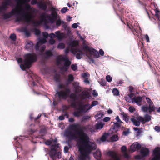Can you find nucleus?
<instances>
[{
  "mask_svg": "<svg viewBox=\"0 0 160 160\" xmlns=\"http://www.w3.org/2000/svg\"><path fill=\"white\" fill-rule=\"evenodd\" d=\"M70 98L72 99L71 102V106L74 108H76L77 106L76 100L77 99L76 94L73 93L71 94L70 96Z\"/></svg>",
  "mask_w": 160,
  "mask_h": 160,
  "instance_id": "14",
  "label": "nucleus"
},
{
  "mask_svg": "<svg viewBox=\"0 0 160 160\" xmlns=\"http://www.w3.org/2000/svg\"><path fill=\"white\" fill-rule=\"evenodd\" d=\"M9 38L12 41L14 42L16 41V35L14 33L10 35Z\"/></svg>",
  "mask_w": 160,
  "mask_h": 160,
  "instance_id": "39",
  "label": "nucleus"
},
{
  "mask_svg": "<svg viewBox=\"0 0 160 160\" xmlns=\"http://www.w3.org/2000/svg\"><path fill=\"white\" fill-rule=\"evenodd\" d=\"M91 117L89 115H86L83 116L82 117V119L81 120L82 122H84V121L89 119Z\"/></svg>",
  "mask_w": 160,
  "mask_h": 160,
  "instance_id": "42",
  "label": "nucleus"
},
{
  "mask_svg": "<svg viewBox=\"0 0 160 160\" xmlns=\"http://www.w3.org/2000/svg\"><path fill=\"white\" fill-rule=\"evenodd\" d=\"M65 47V45L64 44L62 43H59L58 46V48L60 49H64Z\"/></svg>",
  "mask_w": 160,
  "mask_h": 160,
  "instance_id": "45",
  "label": "nucleus"
},
{
  "mask_svg": "<svg viewBox=\"0 0 160 160\" xmlns=\"http://www.w3.org/2000/svg\"><path fill=\"white\" fill-rule=\"evenodd\" d=\"M111 140L112 142L117 141L118 140V134L112 135L111 138Z\"/></svg>",
  "mask_w": 160,
  "mask_h": 160,
  "instance_id": "35",
  "label": "nucleus"
},
{
  "mask_svg": "<svg viewBox=\"0 0 160 160\" xmlns=\"http://www.w3.org/2000/svg\"><path fill=\"white\" fill-rule=\"evenodd\" d=\"M55 42V40L52 38H51L49 40V42L51 44H54Z\"/></svg>",
  "mask_w": 160,
  "mask_h": 160,
  "instance_id": "62",
  "label": "nucleus"
},
{
  "mask_svg": "<svg viewBox=\"0 0 160 160\" xmlns=\"http://www.w3.org/2000/svg\"><path fill=\"white\" fill-rule=\"evenodd\" d=\"M10 3H11L10 0H6L5 2L2 3V5L0 6V14L8 8V5H10Z\"/></svg>",
  "mask_w": 160,
  "mask_h": 160,
  "instance_id": "11",
  "label": "nucleus"
},
{
  "mask_svg": "<svg viewBox=\"0 0 160 160\" xmlns=\"http://www.w3.org/2000/svg\"><path fill=\"white\" fill-rule=\"evenodd\" d=\"M71 68L74 71L77 70L78 69L77 66L76 64H72L71 65Z\"/></svg>",
  "mask_w": 160,
  "mask_h": 160,
  "instance_id": "48",
  "label": "nucleus"
},
{
  "mask_svg": "<svg viewBox=\"0 0 160 160\" xmlns=\"http://www.w3.org/2000/svg\"><path fill=\"white\" fill-rule=\"evenodd\" d=\"M122 116L123 119L126 122L128 123L129 117L127 116V115L124 112L122 113Z\"/></svg>",
  "mask_w": 160,
  "mask_h": 160,
  "instance_id": "34",
  "label": "nucleus"
},
{
  "mask_svg": "<svg viewBox=\"0 0 160 160\" xmlns=\"http://www.w3.org/2000/svg\"><path fill=\"white\" fill-rule=\"evenodd\" d=\"M24 57L23 62L20 65V68L23 71L29 68L32 64L38 60L37 55L34 53H27L25 54Z\"/></svg>",
  "mask_w": 160,
  "mask_h": 160,
  "instance_id": "4",
  "label": "nucleus"
},
{
  "mask_svg": "<svg viewBox=\"0 0 160 160\" xmlns=\"http://www.w3.org/2000/svg\"><path fill=\"white\" fill-rule=\"evenodd\" d=\"M106 78V80L109 82H110L112 81V78L110 75L107 76Z\"/></svg>",
  "mask_w": 160,
  "mask_h": 160,
  "instance_id": "52",
  "label": "nucleus"
},
{
  "mask_svg": "<svg viewBox=\"0 0 160 160\" xmlns=\"http://www.w3.org/2000/svg\"><path fill=\"white\" fill-rule=\"evenodd\" d=\"M59 148L58 145H53L51 146L49 154L50 157L53 160H56L57 158H61V153L59 152L57 153V150Z\"/></svg>",
  "mask_w": 160,
  "mask_h": 160,
  "instance_id": "6",
  "label": "nucleus"
},
{
  "mask_svg": "<svg viewBox=\"0 0 160 160\" xmlns=\"http://www.w3.org/2000/svg\"><path fill=\"white\" fill-rule=\"evenodd\" d=\"M89 104H87L85 105H80L79 107L77 108L78 110H80L82 112H86L89 109V108H87V107L89 106Z\"/></svg>",
  "mask_w": 160,
  "mask_h": 160,
  "instance_id": "15",
  "label": "nucleus"
},
{
  "mask_svg": "<svg viewBox=\"0 0 160 160\" xmlns=\"http://www.w3.org/2000/svg\"><path fill=\"white\" fill-rule=\"evenodd\" d=\"M155 16L159 20H160V12L158 10L155 9Z\"/></svg>",
  "mask_w": 160,
  "mask_h": 160,
  "instance_id": "38",
  "label": "nucleus"
},
{
  "mask_svg": "<svg viewBox=\"0 0 160 160\" xmlns=\"http://www.w3.org/2000/svg\"><path fill=\"white\" fill-rule=\"evenodd\" d=\"M38 3L37 0H32L31 2V4L32 5H35Z\"/></svg>",
  "mask_w": 160,
  "mask_h": 160,
  "instance_id": "63",
  "label": "nucleus"
},
{
  "mask_svg": "<svg viewBox=\"0 0 160 160\" xmlns=\"http://www.w3.org/2000/svg\"><path fill=\"white\" fill-rule=\"evenodd\" d=\"M48 2H40L38 3V7L40 9H42L45 11L47 10V8Z\"/></svg>",
  "mask_w": 160,
  "mask_h": 160,
  "instance_id": "17",
  "label": "nucleus"
},
{
  "mask_svg": "<svg viewBox=\"0 0 160 160\" xmlns=\"http://www.w3.org/2000/svg\"><path fill=\"white\" fill-rule=\"evenodd\" d=\"M42 22L41 21H37L34 22L33 23L35 26H38L40 25Z\"/></svg>",
  "mask_w": 160,
  "mask_h": 160,
  "instance_id": "50",
  "label": "nucleus"
},
{
  "mask_svg": "<svg viewBox=\"0 0 160 160\" xmlns=\"http://www.w3.org/2000/svg\"><path fill=\"white\" fill-rule=\"evenodd\" d=\"M18 3L22 2L23 4H25V9L27 11L31 10L32 9V8L31 7L30 5L27 3L28 2L24 3V0H16Z\"/></svg>",
  "mask_w": 160,
  "mask_h": 160,
  "instance_id": "22",
  "label": "nucleus"
},
{
  "mask_svg": "<svg viewBox=\"0 0 160 160\" xmlns=\"http://www.w3.org/2000/svg\"><path fill=\"white\" fill-rule=\"evenodd\" d=\"M60 76L59 75H56L54 76V78L56 82H59L60 81Z\"/></svg>",
  "mask_w": 160,
  "mask_h": 160,
  "instance_id": "46",
  "label": "nucleus"
},
{
  "mask_svg": "<svg viewBox=\"0 0 160 160\" xmlns=\"http://www.w3.org/2000/svg\"><path fill=\"white\" fill-rule=\"evenodd\" d=\"M132 100L133 102H135L137 104L141 105L142 98L141 96H138L133 98Z\"/></svg>",
  "mask_w": 160,
  "mask_h": 160,
  "instance_id": "21",
  "label": "nucleus"
},
{
  "mask_svg": "<svg viewBox=\"0 0 160 160\" xmlns=\"http://www.w3.org/2000/svg\"><path fill=\"white\" fill-rule=\"evenodd\" d=\"M23 32H24L25 35L27 37H29L30 35V32L26 28H25L23 30Z\"/></svg>",
  "mask_w": 160,
  "mask_h": 160,
  "instance_id": "43",
  "label": "nucleus"
},
{
  "mask_svg": "<svg viewBox=\"0 0 160 160\" xmlns=\"http://www.w3.org/2000/svg\"><path fill=\"white\" fill-rule=\"evenodd\" d=\"M108 135L109 134L108 133L106 132L104 133L102 136L100 138V140L102 142H104L106 141V139Z\"/></svg>",
  "mask_w": 160,
  "mask_h": 160,
  "instance_id": "32",
  "label": "nucleus"
},
{
  "mask_svg": "<svg viewBox=\"0 0 160 160\" xmlns=\"http://www.w3.org/2000/svg\"><path fill=\"white\" fill-rule=\"evenodd\" d=\"M155 130L158 132H160V127L156 126L154 128Z\"/></svg>",
  "mask_w": 160,
  "mask_h": 160,
  "instance_id": "64",
  "label": "nucleus"
},
{
  "mask_svg": "<svg viewBox=\"0 0 160 160\" xmlns=\"http://www.w3.org/2000/svg\"><path fill=\"white\" fill-rule=\"evenodd\" d=\"M57 13L56 12H51V15H47V17L49 21L52 23L57 19Z\"/></svg>",
  "mask_w": 160,
  "mask_h": 160,
  "instance_id": "12",
  "label": "nucleus"
},
{
  "mask_svg": "<svg viewBox=\"0 0 160 160\" xmlns=\"http://www.w3.org/2000/svg\"><path fill=\"white\" fill-rule=\"evenodd\" d=\"M115 119L117 121V122L118 123H119L120 124L122 122V121L119 118L118 116H117L116 117V118H115Z\"/></svg>",
  "mask_w": 160,
  "mask_h": 160,
  "instance_id": "60",
  "label": "nucleus"
},
{
  "mask_svg": "<svg viewBox=\"0 0 160 160\" xmlns=\"http://www.w3.org/2000/svg\"><path fill=\"white\" fill-rule=\"evenodd\" d=\"M137 119L138 121H140V122H142V123H144L151 120V116L148 114H146L145 115L144 118L142 117L138 116L137 117Z\"/></svg>",
  "mask_w": 160,
  "mask_h": 160,
  "instance_id": "9",
  "label": "nucleus"
},
{
  "mask_svg": "<svg viewBox=\"0 0 160 160\" xmlns=\"http://www.w3.org/2000/svg\"><path fill=\"white\" fill-rule=\"evenodd\" d=\"M83 48L86 51L93 54L97 58L98 57L99 54L98 52L93 48H90L87 45H85L84 46Z\"/></svg>",
  "mask_w": 160,
  "mask_h": 160,
  "instance_id": "10",
  "label": "nucleus"
},
{
  "mask_svg": "<svg viewBox=\"0 0 160 160\" xmlns=\"http://www.w3.org/2000/svg\"><path fill=\"white\" fill-rule=\"evenodd\" d=\"M146 100H147V102L149 104V105H152L153 104V102H152V101L151 99L149 98L148 97H147L146 98Z\"/></svg>",
  "mask_w": 160,
  "mask_h": 160,
  "instance_id": "49",
  "label": "nucleus"
},
{
  "mask_svg": "<svg viewBox=\"0 0 160 160\" xmlns=\"http://www.w3.org/2000/svg\"><path fill=\"white\" fill-rule=\"evenodd\" d=\"M41 44L39 43V42H37L36 45L35 47V48L36 50H39V47Z\"/></svg>",
  "mask_w": 160,
  "mask_h": 160,
  "instance_id": "54",
  "label": "nucleus"
},
{
  "mask_svg": "<svg viewBox=\"0 0 160 160\" xmlns=\"http://www.w3.org/2000/svg\"><path fill=\"white\" fill-rule=\"evenodd\" d=\"M62 61H64V67H62L61 69L66 71L68 69L69 66L71 64V62L66 56L63 57L62 55L58 56L56 58V61L57 64L58 65L61 64Z\"/></svg>",
  "mask_w": 160,
  "mask_h": 160,
  "instance_id": "5",
  "label": "nucleus"
},
{
  "mask_svg": "<svg viewBox=\"0 0 160 160\" xmlns=\"http://www.w3.org/2000/svg\"><path fill=\"white\" fill-rule=\"evenodd\" d=\"M141 148V145L137 142L133 143L130 146V150L132 152L135 151L136 149H140Z\"/></svg>",
  "mask_w": 160,
  "mask_h": 160,
  "instance_id": "16",
  "label": "nucleus"
},
{
  "mask_svg": "<svg viewBox=\"0 0 160 160\" xmlns=\"http://www.w3.org/2000/svg\"><path fill=\"white\" fill-rule=\"evenodd\" d=\"M120 124L118 122H114V125H112L110 129V132L111 134L116 133L120 129Z\"/></svg>",
  "mask_w": 160,
  "mask_h": 160,
  "instance_id": "8",
  "label": "nucleus"
},
{
  "mask_svg": "<svg viewBox=\"0 0 160 160\" xmlns=\"http://www.w3.org/2000/svg\"><path fill=\"white\" fill-rule=\"evenodd\" d=\"M53 56L52 52L50 50L46 51L43 54V57L46 59H48Z\"/></svg>",
  "mask_w": 160,
  "mask_h": 160,
  "instance_id": "23",
  "label": "nucleus"
},
{
  "mask_svg": "<svg viewBox=\"0 0 160 160\" xmlns=\"http://www.w3.org/2000/svg\"><path fill=\"white\" fill-rule=\"evenodd\" d=\"M108 154L111 158L110 160H121L117 154L114 151H109L108 152Z\"/></svg>",
  "mask_w": 160,
  "mask_h": 160,
  "instance_id": "13",
  "label": "nucleus"
},
{
  "mask_svg": "<svg viewBox=\"0 0 160 160\" xmlns=\"http://www.w3.org/2000/svg\"><path fill=\"white\" fill-rule=\"evenodd\" d=\"M131 121L132 122L134 125L136 126H139L140 124V121L138 120L135 118H131L130 119Z\"/></svg>",
  "mask_w": 160,
  "mask_h": 160,
  "instance_id": "24",
  "label": "nucleus"
},
{
  "mask_svg": "<svg viewBox=\"0 0 160 160\" xmlns=\"http://www.w3.org/2000/svg\"><path fill=\"white\" fill-rule=\"evenodd\" d=\"M149 150L146 148H142L140 150L141 155L143 157L148 156L149 153Z\"/></svg>",
  "mask_w": 160,
  "mask_h": 160,
  "instance_id": "18",
  "label": "nucleus"
},
{
  "mask_svg": "<svg viewBox=\"0 0 160 160\" xmlns=\"http://www.w3.org/2000/svg\"><path fill=\"white\" fill-rule=\"evenodd\" d=\"M98 102L97 101H94L92 102V103L91 105L89 107V109H90L92 107L98 105Z\"/></svg>",
  "mask_w": 160,
  "mask_h": 160,
  "instance_id": "40",
  "label": "nucleus"
},
{
  "mask_svg": "<svg viewBox=\"0 0 160 160\" xmlns=\"http://www.w3.org/2000/svg\"><path fill=\"white\" fill-rule=\"evenodd\" d=\"M73 52L76 54V57L78 59H79L82 57L83 54L82 52L79 49H75Z\"/></svg>",
  "mask_w": 160,
  "mask_h": 160,
  "instance_id": "20",
  "label": "nucleus"
},
{
  "mask_svg": "<svg viewBox=\"0 0 160 160\" xmlns=\"http://www.w3.org/2000/svg\"><path fill=\"white\" fill-rule=\"evenodd\" d=\"M47 42L46 39L45 38H42L40 39L39 41L38 42L41 44H44L45 43Z\"/></svg>",
  "mask_w": 160,
  "mask_h": 160,
  "instance_id": "47",
  "label": "nucleus"
},
{
  "mask_svg": "<svg viewBox=\"0 0 160 160\" xmlns=\"http://www.w3.org/2000/svg\"><path fill=\"white\" fill-rule=\"evenodd\" d=\"M68 10L67 7H64L61 10V12L62 13H65Z\"/></svg>",
  "mask_w": 160,
  "mask_h": 160,
  "instance_id": "55",
  "label": "nucleus"
},
{
  "mask_svg": "<svg viewBox=\"0 0 160 160\" xmlns=\"http://www.w3.org/2000/svg\"><path fill=\"white\" fill-rule=\"evenodd\" d=\"M40 18L41 19L40 21H41L42 22H44L45 23H46L47 22V20L46 19V18H47V15H46L45 13H43L41 15Z\"/></svg>",
  "mask_w": 160,
  "mask_h": 160,
  "instance_id": "27",
  "label": "nucleus"
},
{
  "mask_svg": "<svg viewBox=\"0 0 160 160\" xmlns=\"http://www.w3.org/2000/svg\"><path fill=\"white\" fill-rule=\"evenodd\" d=\"M42 35L44 38L46 39L49 37V34L47 32H44L42 33Z\"/></svg>",
  "mask_w": 160,
  "mask_h": 160,
  "instance_id": "51",
  "label": "nucleus"
},
{
  "mask_svg": "<svg viewBox=\"0 0 160 160\" xmlns=\"http://www.w3.org/2000/svg\"><path fill=\"white\" fill-rule=\"evenodd\" d=\"M55 33V37L59 39H61L62 38V34L61 33L60 31H57Z\"/></svg>",
  "mask_w": 160,
  "mask_h": 160,
  "instance_id": "29",
  "label": "nucleus"
},
{
  "mask_svg": "<svg viewBox=\"0 0 160 160\" xmlns=\"http://www.w3.org/2000/svg\"><path fill=\"white\" fill-rule=\"evenodd\" d=\"M153 157L151 160H160V148H156L153 151Z\"/></svg>",
  "mask_w": 160,
  "mask_h": 160,
  "instance_id": "7",
  "label": "nucleus"
},
{
  "mask_svg": "<svg viewBox=\"0 0 160 160\" xmlns=\"http://www.w3.org/2000/svg\"><path fill=\"white\" fill-rule=\"evenodd\" d=\"M34 32L35 34L37 35H39L41 33L40 30L37 29H35Z\"/></svg>",
  "mask_w": 160,
  "mask_h": 160,
  "instance_id": "53",
  "label": "nucleus"
},
{
  "mask_svg": "<svg viewBox=\"0 0 160 160\" xmlns=\"http://www.w3.org/2000/svg\"><path fill=\"white\" fill-rule=\"evenodd\" d=\"M121 151L122 152H125L127 151V148L125 146H123L121 147Z\"/></svg>",
  "mask_w": 160,
  "mask_h": 160,
  "instance_id": "57",
  "label": "nucleus"
},
{
  "mask_svg": "<svg viewBox=\"0 0 160 160\" xmlns=\"http://www.w3.org/2000/svg\"><path fill=\"white\" fill-rule=\"evenodd\" d=\"M123 156L125 158L127 159H128L129 158V155L127 152H124V153L123 154Z\"/></svg>",
  "mask_w": 160,
  "mask_h": 160,
  "instance_id": "56",
  "label": "nucleus"
},
{
  "mask_svg": "<svg viewBox=\"0 0 160 160\" xmlns=\"http://www.w3.org/2000/svg\"><path fill=\"white\" fill-rule=\"evenodd\" d=\"M62 112L64 113L63 114L64 117H66L67 118H68L69 117V115L68 113L65 110V107L64 106L63 108V109L62 110Z\"/></svg>",
  "mask_w": 160,
  "mask_h": 160,
  "instance_id": "37",
  "label": "nucleus"
},
{
  "mask_svg": "<svg viewBox=\"0 0 160 160\" xmlns=\"http://www.w3.org/2000/svg\"><path fill=\"white\" fill-rule=\"evenodd\" d=\"M82 112L80 110H78L77 111H74L73 113V114L74 116L77 117H79L80 116H82Z\"/></svg>",
  "mask_w": 160,
  "mask_h": 160,
  "instance_id": "31",
  "label": "nucleus"
},
{
  "mask_svg": "<svg viewBox=\"0 0 160 160\" xmlns=\"http://www.w3.org/2000/svg\"><path fill=\"white\" fill-rule=\"evenodd\" d=\"M89 93L87 91H84L81 94L82 98L84 99L89 97Z\"/></svg>",
  "mask_w": 160,
  "mask_h": 160,
  "instance_id": "28",
  "label": "nucleus"
},
{
  "mask_svg": "<svg viewBox=\"0 0 160 160\" xmlns=\"http://www.w3.org/2000/svg\"><path fill=\"white\" fill-rule=\"evenodd\" d=\"M56 25L58 27L61 25V22L60 19L58 20L56 22Z\"/></svg>",
  "mask_w": 160,
  "mask_h": 160,
  "instance_id": "58",
  "label": "nucleus"
},
{
  "mask_svg": "<svg viewBox=\"0 0 160 160\" xmlns=\"http://www.w3.org/2000/svg\"><path fill=\"white\" fill-rule=\"evenodd\" d=\"M74 79V78L73 76L71 74H69L68 76V79L65 84L61 83L58 85V88L59 89H64L63 90L58 91L56 93L59 99L65 100L68 97L71 92V90L68 88V86L71 83Z\"/></svg>",
  "mask_w": 160,
  "mask_h": 160,
  "instance_id": "2",
  "label": "nucleus"
},
{
  "mask_svg": "<svg viewBox=\"0 0 160 160\" xmlns=\"http://www.w3.org/2000/svg\"><path fill=\"white\" fill-rule=\"evenodd\" d=\"M127 26L128 28L131 30L132 32L135 35V33L137 32V29H136L134 28V27L132 26L130 23H127Z\"/></svg>",
  "mask_w": 160,
  "mask_h": 160,
  "instance_id": "25",
  "label": "nucleus"
},
{
  "mask_svg": "<svg viewBox=\"0 0 160 160\" xmlns=\"http://www.w3.org/2000/svg\"><path fill=\"white\" fill-rule=\"evenodd\" d=\"M112 92L115 96H118L119 95L118 90L117 88H114L112 90Z\"/></svg>",
  "mask_w": 160,
  "mask_h": 160,
  "instance_id": "41",
  "label": "nucleus"
},
{
  "mask_svg": "<svg viewBox=\"0 0 160 160\" xmlns=\"http://www.w3.org/2000/svg\"><path fill=\"white\" fill-rule=\"evenodd\" d=\"M70 128L75 131V134L69 130L64 132L65 136L68 138V142H70L73 140H76L80 155L79 160H89V154L96 150L97 145L93 142L89 141V138L84 131L86 129L85 126L82 128L78 124L71 125Z\"/></svg>",
  "mask_w": 160,
  "mask_h": 160,
  "instance_id": "1",
  "label": "nucleus"
},
{
  "mask_svg": "<svg viewBox=\"0 0 160 160\" xmlns=\"http://www.w3.org/2000/svg\"><path fill=\"white\" fill-rule=\"evenodd\" d=\"M33 45L32 42L30 41L27 42L25 48L28 51L31 52L33 50Z\"/></svg>",
  "mask_w": 160,
  "mask_h": 160,
  "instance_id": "19",
  "label": "nucleus"
},
{
  "mask_svg": "<svg viewBox=\"0 0 160 160\" xmlns=\"http://www.w3.org/2000/svg\"><path fill=\"white\" fill-rule=\"evenodd\" d=\"M31 77L32 79V80H33L32 81V84L33 86H35L36 85V84L35 81H38V76L36 75H32L31 76Z\"/></svg>",
  "mask_w": 160,
  "mask_h": 160,
  "instance_id": "33",
  "label": "nucleus"
},
{
  "mask_svg": "<svg viewBox=\"0 0 160 160\" xmlns=\"http://www.w3.org/2000/svg\"><path fill=\"white\" fill-rule=\"evenodd\" d=\"M142 128H141L139 130H138V131H137V133H136L137 136H138L140 135V134H141V133L142 132Z\"/></svg>",
  "mask_w": 160,
  "mask_h": 160,
  "instance_id": "61",
  "label": "nucleus"
},
{
  "mask_svg": "<svg viewBox=\"0 0 160 160\" xmlns=\"http://www.w3.org/2000/svg\"><path fill=\"white\" fill-rule=\"evenodd\" d=\"M76 83H74L73 84V85L75 89V92H81V90L79 89V86L78 85L76 84Z\"/></svg>",
  "mask_w": 160,
  "mask_h": 160,
  "instance_id": "36",
  "label": "nucleus"
},
{
  "mask_svg": "<svg viewBox=\"0 0 160 160\" xmlns=\"http://www.w3.org/2000/svg\"><path fill=\"white\" fill-rule=\"evenodd\" d=\"M17 13L18 14H22L20 17H16L15 21L16 22H18L24 20L25 22H29L31 20V16L28 13L25 12H22L21 11H18V9H13L8 13H3L2 16L4 19H7L10 18L12 16L15 14Z\"/></svg>",
  "mask_w": 160,
  "mask_h": 160,
  "instance_id": "3",
  "label": "nucleus"
},
{
  "mask_svg": "<svg viewBox=\"0 0 160 160\" xmlns=\"http://www.w3.org/2000/svg\"><path fill=\"white\" fill-rule=\"evenodd\" d=\"M142 110L144 112H147L148 110V107L145 105L143 106L142 107Z\"/></svg>",
  "mask_w": 160,
  "mask_h": 160,
  "instance_id": "44",
  "label": "nucleus"
},
{
  "mask_svg": "<svg viewBox=\"0 0 160 160\" xmlns=\"http://www.w3.org/2000/svg\"><path fill=\"white\" fill-rule=\"evenodd\" d=\"M129 110L130 112H133L135 111V109L133 107L130 106L129 108Z\"/></svg>",
  "mask_w": 160,
  "mask_h": 160,
  "instance_id": "59",
  "label": "nucleus"
},
{
  "mask_svg": "<svg viewBox=\"0 0 160 160\" xmlns=\"http://www.w3.org/2000/svg\"><path fill=\"white\" fill-rule=\"evenodd\" d=\"M156 107H155L153 104L152 105H149L148 107V113L149 114H151L152 112L154 111L156 108Z\"/></svg>",
  "mask_w": 160,
  "mask_h": 160,
  "instance_id": "26",
  "label": "nucleus"
},
{
  "mask_svg": "<svg viewBox=\"0 0 160 160\" xmlns=\"http://www.w3.org/2000/svg\"><path fill=\"white\" fill-rule=\"evenodd\" d=\"M104 124L101 122L97 123L95 126L97 130H101L103 127Z\"/></svg>",
  "mask_w": 160,
  "mask_h": 160,
  "instance_id": "30",
  "label": "nucleus"
}]
</instances>
